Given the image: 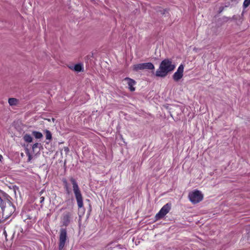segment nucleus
Listing matches in <instances>:
<instances>
[{
	"instance_id": "10",
	"label": "nucleus",
	"mask_w": 250,
	"mask_h": 250,
	"mask_svg": "<svg viewBox=\"0 0 250 250\" xmlns=\"http://www.w3.org/2000/svg\"><path fill=\"white\" fill-rule=\"evenodd\" d=\"M108 249L110 250H124L125 247L122 245L117 243H111L108 245Z\"/></svg>"
},
{
	"instance_id": "33",
	"label": "nucleus",
	"mask_w": 250,
	"mask_h": 250,
	"mask_svg": "<svg viewBox=\"0 0 250 250\" xmlns=\"http://www.w3.org/2000/svg\"><path fill=\"white\" fill-rule=\"evenodd\" d=\"M21 156H24L23 153H21Z\"/></svg>"
},
{
	"instance_id": "17",
	"label": "nucleus",
	"mask_w": 250,
	"mask_h": 250,
	"mask_svg": "<svg viewBox=\"0 0 250 250\" xmlns=\"http://www.w3.org/2000/svg\"><path fill=\"white\" fill-rule=\"evenodd\" d=\"M159 12H160L161 15H164L166 17H168L169 15L168 9H167L160 10L159 11Z\"/></svg>"
},
{
	"instance_id": "9",
	"label": "nucleus",
	"mask_w": 250,
	"mask_h": 250,
	"mask_svg": "<svg viewBox=\"0 0 250 250\" xmlns=\"http://www.w3.org/2000/svg\"><path fill=\"white\" fill-rule=\"evenodd\" d=\"M71 213L69 212L63 213L62 219L63 226L67 227L70 223Z\"/></svg>"
},
{
	"instance_id": "4",
	"label": "nucleus",
	"mask_w": 250,
	"mask_h": 250,
	"mask_svg": "<svg viewBox=\"0 0 250 250\" xmlns=\"http://www.w3.org/2000/svg\"><path fill=\"white\" fill-rule=\"evenodd\" d=\"M188 198L193 204H196L201 201L203 199V194L198 190H194L189 192Z\"/></svg>"
},
{
	"instance_id": "20",
	"label": "nucleus",
	"mask_w": 250,
	"mask_h": 250,
	"mask_svg": "<svg viewBox=\"0 0 250 250\" xmlns=\"http://www.w3.org/2000/svg\"><path fill=\"white\" fill-rule=\"evenodd\" d=\"M62 182L64 188L69 187L68 183L65 178H62Z\"/></svg>"
},
{
	"instance_id": "12",
	"label": "nucleus",
	"mask_w": 250,
	"mask_h": 250,
	"mask_svg": "<svg viewBox=\"0 0 250 250\" xmlns=\"http://www.w3.org/2000/svg\"><path fill=\"white\" fill-rule=\"evenodd\" d=\"M69 68L71 70H74L77 72H83L84 70L83 64L81 63H77L74 66H70Z\"/></svg>"
},
{
	"instance_id": "18",
	"label": "nucleus",
	"mask_w": 250,
	"mask_h": 250,
	"mask_svg": "<svg viewBox=\"0 0 250 250\" xmlns=\"http://www.w3.org/2000/svg\"><path fill=\"white\" fill-rule=\"evenodd\" d=\"M25 153L27 155V156H28L27 162H30L32 159V157L31 154L30 153L29 150L27 148H25Z\"/></svg>"
},
{
	"instance_id": "21",
	"label": "nucleus",
	"mask_w": 250,
	"mask_h": 250,
	"mask_svg": "<svg viewBox=\"0 0 250 250\" xmlns=\"http://www.w3.org/2000/svg\"><path fill=\"white\" fill-rule=\"evenodd\" d=\"M41 146H42L41 144L38 143H35L34 144H33L32 146L33 151H35V148H36Z\"/></svg>"
},
{
	"instance_id": "2",
	"label": "nucleus",
	"mask_w": 250,
	"mask_h": 250,
	"mask_svg": "<svg viewBox=\"0 0 250 250\" xmlns=\"http://www.w3.org/2000/svg\"><path fill=\"white\" fill-rule=\"evenodd\" d=\"M70 181L72 184L73 192L77 203L79 208L83 207V198L80 188L76 180L72 177L70 178Z\"/></svg>"
},
{
	"instance_id": "3",
	"label": "nucleus",
	"mask_w": 250,
	"mask_h": 250,
	"mask_svg": "<svg viewBox=\"0 0 250 250\" xmlns=\"http://www.w3.org/2000/svg\"><path fill=\"white\" fill-rule=\"evenodd\" d=\"M67 240V229L66 228H61L59 233V250H64Z\"/></svg>"
},
{
	"instance_id": "23",
	"label": "nucleus",
	"mask_w": 250,
	"mask_h": 250,
	"mask_svg": "<svg viewBox=\"0 0 250 250\" xmlns=\"http://www.w3.org/2000/svg\"><path fill=\"white\" fill-rule=\"evenodd\" d=\"M222 19H223V21L224 22H227L229 20H231V18L228 17H226V16H224L222 18Z\"/></svg>"
},
{
	"instance_id": "5",
	"label": "nucleus",
	"mask_w": 250,
	"mask_h": 250,
	"mask_svg": "<svg viewBox=\"0 0 250 250\" xmlns=\"http://www.w3.org/2000/svg\"><path fill=\"white\" fill-rule=\"evenodd\" d=\"M155 69L154 65L151 62L141 63L133 65V70L138 71L144 69L152 70Z\"/></svg>"
},
{
	"instance_id": "32",
	"label": "nucleus",
	"mask_w": 250,
	"mask_h": 250,
	"mask_svg": "<svg viewBox=\"0 0 250 250\" xmlns=\"http://www.w3.org/2000/svg\"><path fill=\"white\" fill-rule=\"evenodd\" d=\"M248 239H249V237H250V232L248 233Z\"/></svg>"
},
{
	"instance_id": "28",
	"label": "nucleus",
	"mask_w": 250,
	"mask_h": 250,
	"mask_svg": "<svg viewBox=\"0 0 250 250\" xmlns=\"http://www.w3.org/2000/svg\"><path fill=\"white\" fill-rule=\"evenodd\" d=\"M92 210V207L90 204H89V211H91Z\"/></svg>"
},
{
	"instance_id": "34",
	"label": "nucleus",
	"mask_w": 250,
	"mask_h": 250,
	"mask_svg": "<svg viewBox=\"0 0 250 250\" xmlns=\"http://www.w3.org/2000/svg\"><path fill=\"white\" fill-rule=\"evenodd\" d=\"M243 14H244V13H243V12H242V13L241 14V17H243Z\"/></svg>"
},
{
	"instance_id": "19",
	"label": "nucleus",
	"mask_w": 250,
	"mask_h": 250,
	"mask_svg": "<svg viewBox=\"0 0 250 250\" xmlns=\"http://www.w3.org/2000/svg\"><path fill=\"white\" fill-rule=\"evenodd\" d=\"M250 5V0H244L243 4V7L244 9H246Z\"/></svg>"
},
{
	"instance_id": "16",
	"label": "nucleus",
	"mask_w": 250,
	"mask_h": 250,
	"mask_svg": "<svg viewBox=\"0 0 250 250\" xmlns=\"http://www.w3.org/2000/svg\"><path fill=\"white\" fill-rule=\"evenodd\" d=\"M17 103L18 100L16 98H10L8 99V103L11 106L16 105Z\"/></svg>"
},
{
	"instance_id": "22",
	"label": "nucleus",
	"mask_w": 250,
	"mask_h": 250,
	"mask_svg": "<svg viewBox=\"0 0 250 250\" xmlns=\"http://www.w3.org/2000/svg\"><path fill=\"white\" fill-rule=\"evenodd\" d=\"M65 191V193L67 195H69L71 193V190L69 188V187H66L64 188Z\"/></svg>"
},
{
	"instance_id": "30",
	"label": "nucleus",
	"mask_w": 250,
	"mask_h": 250,
	"mask_svg": "<svg viewBox=\"0 0 250 250\" xmlns=\"http://www.w3.org/2000/svg\"><path fill=\"white\" fill-rule=\"evenodd\" d=\"M65 202H67V203L69 202H70V199L66 200L65 201Z\"/></svg>"
},
{
	"instance_id": "26",
	"label": "nucleus",
	"mask_w": 250,
	"mask_h": 250,
	"mask_svg": "<svg viewBox=\"0 0 250 250\" xmlns=\"http://www.w3.org/2000/svg\"><path fill=\"white\" fill-rule=\"evenodd\" d=\"M231 20L236 21L238 20V16L236 15H234L231 18Z\"/></svg>"
},
{
	"instance_id": "7",
	"label": "nucleus",
	"mask_w": 250,
	"mask_h": 250,
	"mask_svg": "<svg viewBox=\"0 0 250 250\" xmlns=\"http://www.w3.org/2000/svg\"><path fill=\"white\" fill-rule=\"evenodd\" d=\"M1 193L2 196L0 195V207L2 211H3L5 208L6 201L10 206H13V204L11 201V198L9 195L3 191H1Z\"/></svg>"
},
{
	"instance_id": "24",
	"label": "nucleus",
	"mask_w": 250,
	"mask_h": 250,
	"mask_svg": "<svg viewBox=\"0 0 250 250\" xmlns=\"http://www.w3.org/2000/svg\"><path fill=\"white\" fill-rule=\"evenodd\" d=\"M225 9L224 6H220L219 8L218 14L221 13Z\"/></svg>"
},
{
	"instance_id": "6",
	"label": "nucleus",
	"mask_w": 250,
	"mask_h": 250,
	"mask_svg": "<svg viewBox=\"0 0 250 250\" xmlns=\"http://www.w3.org/2000/svg\"><path fill=\"white\" fill-rule=\"evenodd\" d=\"M171 207V204L167 203L165 205L160 209L158 213L155 215L156 220L162 219L163 218L170 210Z\"/></svg>"
},
{
	"instance_id": "1",
	"label": "nucleus",
	"mask_w": 250,
	"mask_h": 250,
	"mask_svg": "<svg viewBox=\"0 0 250 250\" xmlns=\"http://www.w3.org/2000/svg\"><path fill=\"white\" fill-rule=\"evenodd\" d=\"M176 65L172 62L171 59H165L160 63L159 68L155 72L157 77L165 78L169 73L172 72L175 68Z\"/></svg>"
},
{
	"instance_id": "14",
	"label": "nucleus",
	"mask_w": 250,
	"mask_h": 250,
	"mask_svg": "<svg viewBox=\"0 0 250 250\" xmlns=\"http://www.w3.org/2000/svg\"><path fill=\"white\" fill-rule=\"evenodd\" d=\"M23 139L26 143H31L33 141V138L31 135L29 134H25L23 136Z\"/></svg>"
},
{
	"instance_id": "35",
	"label": "nucleus",
	"mask_w": 250,
	"mask_h": 250,
	"mask_svg": "<svg viewBox=\"0 0 250 250\" xmlns=\"http://www.w3.org/2000/svg\"><path fill=\"white\" fill-rule=\"evenodd\" d=\"M231 1H235L236 0H230Z\"/></svg>"
},
{
	"instance_id": "15",
	"label": "nucleus",
	"mask_w": 250,
	"mask_h": 250,
	"mask_svg": "<svg viewBox=\"0 0 250 250\" xmlns=\"http://www.w3.org/2000/svg\"><path fill=\"white\" fill-rule=\"evenodd\" d=\"M32 134L36 139H41L43 137L42 133L37 131H33L32 132Z\"/></svg>"
},
{
	"instance_id": "31",
	"label": "nucleus",
	"mask_w": 250,
	"mask_h": 250,
	"mask_svg": "<svg viewBox=\"0 0 250 250\" xmlns=\"http://www.w3.org/2000/svg\"><path fill=\"white\" fill-rule=\"evenodd\" d=\"M2 159H3L2 156L1 155H0V161H1Z\"/></svg>"
},
{
	"instance_id": "25",
	"label": "nucleus",
	"mask_w": 250,
	"mask_h": 250,
	"mask_svg": "<svg viewBox=\"0 0 250 250\" xmlns=\"http://www.w3.org/2000/svg\"><path fill=\"white\" fill-rule=\"evenodd\" d=\"M63 149L66 154L69 152V149L68 147H66V146L64 147Z\"/></svg>"
},
{
	"instance_id": "29",
	"label": "nucleus",
	"mask_w": 250,
	"mask_h": 250,
	"mask_svg": "<svg viewBox=\"0 0 250 250\" xmlns=\"http://www.w3.org/2000/svg\"><path fill=\"white\" fill-rule=\"evenodd\" d=\"M229 5H230V3L229 2L228 4H226L224 7H225H225H229Z\"/></svg>"
},
{
	"instance_id": "27",
	"label": "nucleus",
	"mask_w": 250,
	"mask_h": 250,
	"mask_svg": "<svg viewBox=\"0 0 250 250\" xmlns=\"http://www.w3.org/2000/svg\"><path fill=\"white\" fill-rule=\"evenodd\" d=\"M44 197H41L40 198V203H42L44 202Z\"/></svg>"
},
{
	"instance_id": "13",
	"label": "nucleus",
	"mask_w": 250,
	"mask_h": 250,
	"mask_svg": "<svg viewBox=\"0 0 250 250\" xmlns=\"http://www.w3.org/2000/svg\"><path fill=\"white\" fill-rule=\"evenodd\" d=\"M45 132L46 139L49 140V142H46V144H49V143L50 142V141L52 139V134H51V132L47 129H46L45 130Z\"/></svg>"
},
{
	"instance_id": "11",
	"label": "nucleus",
	"mask_w": 250,
	"mask_h": 250,
	"mask_svg": "<svg viewBox=\"0 0 250 250\" xmlns=\"http://www.w3.org/2000/svg\"><path fill=\"white\" fill-rule=\"evenodd\" d=\"M125 81L127 82V84L128 86V88L131 91H134L135 90V88L133 86L136 84V82L135 80L129 78H125Z\"/></svg>"
},
{
	"instance_id": "8",
	"label": "nucleus",
	"mask_w": 250,
	"mask_h": 250,
	"mask_svg": "<svg viewBox=\"0 0 250 250\" xmlns=\"http://www.w3.org/2000/svg\"><path fill=\"white\" fill-rule=\"evenodd\" d=\"M184 65L181 64L178 67L177 71L172 76V78L175 82H178L183 76Z\"/></svg>"
}]
</instances>
